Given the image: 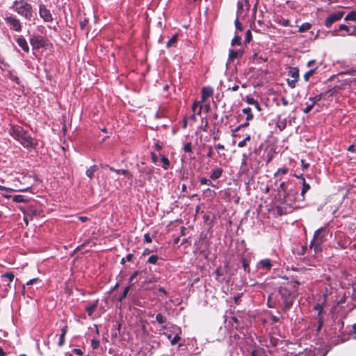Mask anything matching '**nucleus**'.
Returning a JSON list of instances; mask_svg holds the SVG:
<instances>
[{
    "label": "nucleus",
    "mask_w": 356,
    "mask_h": 356,
    "mask_svg": "<svg viewBox=\"0 0 356 356\" xmlns=\"http://www.w3.org/2000/svg\"><path fill=\"white\" fill-rule=\"evenodd\" d=\"M274 293L283 312H286L291 308L297 296L296 285L291 283L280 286Z\"/></svg>",
    "instance_id": "f257e3e1"
},
{
    "label": "nucleus",
    "mask_w": 356,
    "mask_h": 356,
    "mask_svg": "<svg viewBox=\"0 0 356 356\" xmlns=\"http://www.w3.org/2000/svg\"><path fill=\"white\" fill-rule=\"evenodd\" d=\"M10 8L26 20L33 16V6L26 0H15Z\"/></svg>",
    "instance_id": "f03ea898"
},
{
    "label": "nucleus",
    "mask_w": 356,
    "mask_h": 356,
    "mask_svg": "<svg viewBox=\"0 0 356 356\" xmlns=\"http://www.w3.org/2000/svg\"><path fill=\"white\" fill-rule=\"evenodd\" d=\"M24 147L29 149H35L38 145V140L31 135H13Z\"/></svg>",
    "instance_id": "7ed1b4c3"
},
{
    "label": "nucleus",
    "mask_w": 356,
    "mask_h": 356,
    "mask_svg": "<svg viewBox=\"0 0 356 356\" xmlns=\"http://www.w3.org/2000/svg\"><path fill=\"white\" fill-rule=\"evenodd\" d=\"M201 141V138L197 135H188L184 141L183 149L186 153L191 154L193 149H195Z\"/></svg>",
    "instance_id": "20e7f679"
},
{
    "label": "nucleus",
    "mask_w": 356,
    "mask_h": 356,
    "mask_svg": "<svg viewBox=\"0 0 356 356\" xmlns=\"http://www.w3.org/2000/svg\"><path fill=\"white\" fill-rule=\"evenodd\" d=\"M4 21L6 24L9 26L10 30L16 32H21L22 30V24L20 19L15 15L12 14L6 15L4 17Z\"/></svg>",
    "instance_id": "39448f33"
},
{
    "label": "nucleus",
    "mask_w": 356,
    "mask_h": 356,
    "mask_svg": "<svg viewBox=\"0 0 356 356\" xmlns=\"http://www.w3.org/2000/svg\"><path fill=\"white\" fill-rule=\"evenodd\" d=\"M18 181L20 182V186H15V188L14 189L15 191H27L33 186L31 176L22 175L18 177Z\"/></svg>",
    "instance_id": "423d86ee"
},
{
    "label": "nucleus",
    "mask_w": 356,
    "mask_h": 356,
    "mask_svg": "<svg viewBox=\"0 0 356 356\" xmlns=\"http://www.w3.org/2000/svg\"><path fill=\"white\" fill-rule=\"evenodd\" d=\"M193 113L183 120V127H186L188 123L192 125L193 122L195 120L196 114L200 115L202 111V105L199 102H194L192 106Z\"/></svg>",
    "instance_id": "0eeeda50"
},
{
    "label": "nucleus",
    "mask_w": 356,
    "mask_h": 356,
    "mask_svg": "<svg viewBox=\"0 0 356 356\" xmlns=\"http://www.w3.org/2000/svg\"><path fill=\"white\" fill-rule=\"evenodd\" d=\"M30 44L33 49H39L46 45V41L42 35H33L30 38Z\"/></svg>",
    "instance_id": "6e6552de"
},
{
    "label": "nucleus",
    "mask_w": 356,
    "mask_h": 356,
    "mask_svg": "<svg viewBox=\"0 0 356 356\" xmlns=\"http://www.w3.org/2000/svg\"><path fill=\"white\" fill-rule=\"evenodd\" d=\"M343 11H338L330 14L325 20V26L330 28L333 23L340 20L343 17Z\"/></svg>",
    "instance_id": "1a4fd4ad"
},
{
    "label": "nucleus",
    "mask_w": 356,
    "mask_h": 356,
    "mask_svg": "<svg viewBox=\"0 0 356 356\" xmlns=\"http://www.w3.org/2000/svg\"><path fill=\"white\" fill-rule=\"evenodd\" d=\"M39 15L45 22H51L54 20L50 10L43 4L39 6Z\"/></svg>",
    "instance_id": "9d476101"
},
{
    "label": "nucleus",
    "mask_w": 356,
    "mask_h": 356,
    "mask_svg": "<svg viewBox=\"0 0 356 356\" xmlns=\"http://www.w3.org/2000/svg\"><path fill=\"white\" fill-rule=\"evenodd\" d=\"M325 227H321L318 229L314 234L313 238L312 241L318 243V244H322L325 241Z\"/></svg>",
    "instance_id": "9b49d317"
},
{
    "label": "nucleus",
    "mask_w": 356,
    "mask_h": 356,
    "mask_svg": "<svg viewBox=\"0 0 356 356\" xmlns=\"http://www.w3.org/2000/svg\"><path fill=\"white\" fill-rule=\"evenodd\" d=\"M346 31L348 35H354V33L350 31V28L347 25L343 24H340L339 26L338 29H335V30L332 31L331 33H332V35L333 36H342V37L345 36L344 34L338 33V31Z\"/></svg>",
    "instance_id": "f8f14e48"
},
{
    "label": "nucleus",
    "mask_w": 356,
    "mask_h": 356,
    "mask_svg": "<svg viewBox=\"0 0 356 356\" xmlns=\"http://www.w3.org/2000/svg\"><path fill=\"white\" fill-rule=\"evenodd\" d=\"M15 41L18 46L20 47L24 52L28 53L29 51V47L28 43L22 35H18L15 38Z\"/></svg>",
    "instance_id": "ddd939ff"
},
{
    "label": "nucleus",
    "mask_w": 356,
    "mask_h": 356,
    "mask_svg": "<svg viewBox=\"0 0 356 356\" xmlns=\"http://www.w3.org/2000/svg\"><path fill=\"white\" fill-rule=\"evenodd\" d=\"M243 54V51L241 49L234 50L230 49L229 51V58L227 62L231 63L233 62L235 58L242 57Z\"/></svg>",
    "instance_id": "4468645a"
},
{
    "label": "nucleus",
    "mask_w": 356,
    "mask_h": 356,
    "mask_svg": "<svg viewBox=\"0 0 356 356\" xmlns=\"http://www.w3.org/2000/svg\"><path fill=\"white\" fill-rule=\"evenodd\" d=\"M267 306L269 308H275L277 306H280L277 300H276V296L274 292L268 296L267 300Z\"/></svg>",
    "instance_id": "2eb2a0df"
},
{
    "label": "nucleus",
    "mask_w": 356,
    "mask_h": 356,
    "mask_svg": "<svg viewBox=\"0 0 356 356\" xmlns=\"http://www.w3.org/2000/svg\"><path fill=\"white\" fill-rule=\"evenodd\" d=\"M67 330H68V326L67 325H64L61 328V333H60V334L59 336V341L58 342V346L59 347H62L65 344V336H66V334L67 332Z\"/></svg>",
    "instance_id": "dca6fc26"
},
{
    "label": "nucleus",
    "mask_w": 356,
    "mask_h": 356,
    "mask_svg": "<svg viewBox=\"0 0 356 356\" xmlns=\"http://www.w3.org/2000/svg\"><path fill=\"white\" fill-rule=\"evenodd\" d=\"M259 265L260 268L266 270H270L273 266L272 261L270 259H261L259 262Z\"/></svg>",
    "instance_id": "f3484780"
},
{
    "label": "nucleus",
    "mask_w": 356,
    "mask_h": 356,
    "mask_svg": "<svg viewBox=\"0 0 356 356\" xmlns=\"http://www.w3.org/2000/svg\"><path fill=\"white\" fill-rule=\"evenodd\" d=\"M213 90L211 87H204L202 89V101L206 100L207 98L212 96Z\"/></svg>",
    "instance_id": "a211bd4d"
},
{
    "label": "nucleus",
    "mask_w": 356,
    "mask_h": 356,
    "mask_svg": "<svg viewBox=\"0 0 356 356\" xmlns=\"http://www.w3.org/2000/svg\"><path fill=\"white\" fill-rule=\"evenodd\" d=\"M222 172V168H216L212 170L210 178L213 180H216L221 177Z\"/></svg>",
    "instance_id": "6ab92c4d"
},
{
    "label": "nucleus",
    "mask_w": 356,
    "mask_h": 356,
    "mask_svg": "<svg viewBox=\"0 0 356 356\" xmlns=\"http://www.w3.org/2000/svg\"><path fill=\"white\" fill-rule=\"evenodd\" d=\"M98 306V300H95L92 304L86 307V311L89 316H91Z\"/></svg>",
    "instance_id": "aec40b11"
},
{
    "label": "nucleus",
    "mask_w": 356,
    "mask_h": 356,
    "mask_svg": "<svg viewBox=\"0 0 356 356\" xmlns=\"http://www.w3.org/2000/svg\"><path fill=\"white\" fill-rule=\"evenodd\" d=\"M321 245L322 244H318V243L311 241L310 244H309V248L314 249V252L316 254H318V253L321 252V251H322Z\"/></svg>",
    "instance_id": "412c9836"
},
{
    "label": "nucleus",
    "mask_w": 356,
    "mask_h": 356,
    "mask_svg": "<svg viewBox=\"0 0 356 356\" xmlns=\"http://www.w3.org/2000/svg\"><path fill=\"white\" fill-rule=\"evenodd\" d=\"M120 327H121L120 323H116L115 325H113V327L111 330L112 338H116L120 334Z\"/></svg>",
    "instance_id": "4be33fe9"
},
{
    "label": "nucleus",
    "mask_w": 356,
    "mask_h": 356,
    "mask_svg": "<svg viewBox=\"0 0 356 356\" xmlns=\"http://www.w3.org/2000/svg\"><path fill=\"white\" fill-rule=\"evenodd\" d=\"M247 102L252 105V106H254V107L258 111H261V106L259 104V102L255 100L254 98L252 97H247Z\"/></svg>",
    "instance_id": "5701e85b"
},
{
    "label": "nucleus",
    "mask_w": 356,
    "mask_h": 356,
    "mask_svg": "<svg viewBox=\"0 0 356 356\" xmlns=\"http://www.w3.org/2000/svg\"><path fill=\"white\" fill-rule=\"evenodd\" d=\"M134 284H131L129 285H128L127 286H126L122 292V293L118 297V300L120 302H122L124 299L126 298V297L127 296V294L131 289V287L134 285Z\"/></svg>",
    "instance_id": "b1692460"
},
{
    "label": "nucleus",
    "mask_w": 356,
    "mask_h": 356,
    "mask_svg": "<svg viewBox=\"0 0 356 356\" xmlns=\"http://www.w3.org/2000/svg\"><path fill=\"white\" fill-rule=\"evenodd\" d=\"M97 170H98V166L96 165H93L90 166V168H88L86 170V174L89 178L92 179L94 176L95 172H96Z\"/></svg>",
    "instance_id": "393cba45"
},
{
    "label": "nucleus",
    "mask_w": 356,
    "mask_h": 356,
    "mask_svg": "<svg viewBox=\"0 0 356 356\" xmlns=\"http://www.w3.org/2000/svg\"><path fill=\"white\" fill-rule=\"evenodd\" d=\"M290 76L293 79L298 80L299 78V70L298 67H292L289 72Z\"/></svg>",
    "instance_id": "a878e982"
},
{
    "label": "nucleus",
    "mask_w": 356,
    "mask_h": 356,
    "mask_svg": "<svg viewBox=\"0 0 356 356\" xmlns=\"http://www.w3.org/2000/svg\"><path fill=\"white\" fill-rule=\"evenodd\" d=\"M310 189V185L306 182L305 180H303L302 182V188L301 191V195L302 196V200L305 199V194Z\"/></svg>",
    "instance_id": "bb28decb"
},
{
    "label": "nucleus",
    "mask_w": 356,
    "mask_h": 356,
    "mask_svg": "<svg viewBox=\"0 0 356 356\" xmlns=\"http://www.w3.org/2000/svg\"><path fill=\"white\" fill-rule=\"evenodd\" d=\"M138 170L140 172L145 174L147 176H149L150 177L151 175L153 172L152 168H140L138 165Z\"/></svg>",
    "instance_id": "cd10ccee"
},
{
    "label": "nucleus",
    "mask_w": 356,
    "mask_h": 356,
    "mask_svg": "<svg viewBox=\"0 0 356 356\" xmlns=\"http://www.w3.org/2000/svg\"><path fill=\"white\" fill-rule=\"evenodd\" d=\"M312 27V24L309 22H305L301 24V26L298 29V31L300 33H303L309 30Z\"/></svg>",
    "instance_id": "c85d7f7f"
},
{
    "label": "nucleus",
    "mask_w": 356,
    "mask_h": 356,
    "mask_svg": "<svg viewBox=\"0 0 356 356\" xmlns=\"http://www.w3.org/2000/svg\"><path fill=\"white\" fill-rule=\"evenodd\" d=\"M200 182L202 185H208L216 188H218L215 184L212 183L210 179H208L206 177H202L200 180Z\"/></svg>",
    "instance_id": "c756f323"
},
{
    "label": "nucleus",
    "mask_w": 356,
    "mask_h": 356,
    "mask_svg": "<svg viewBox=\"0 0 356 356\" xmlns=\"http://www.w3.org/2000/svg\"><path fill=\"white\" fill-rule=\"evenodd\" d=\"M13 201L15 202H26L28 201L27 199L22 195H16L13 197Z\"/></svg>",
    "instance_id": "7c9ffc66"
},
{
    "label": "nucleus",
    "mask_w": 356,
    "mask_h": 356,
    "mask_svg": "<svg viewBox=\"0 0 356 356\" xmlns=\"http://www.w3.org/2000/svg\"><path fill=\"white\" fill-rule=\"evenodd\" d=\"M115 172L118 174H122L124 176H127L128 179H132L133 175L128 170L124 169H120L115 170Z\"/></svg>",
    "instance_id": "2f4dec72"
},
{
    "label": "nucleus",
    "mask_w": 356,
    "mask_h": 356,
    "mask_svg": "<svg viewBox=\"0 0 356 356\" xmlns=\"http://www.w3.org/2000/svg\"><path fill=\"white\" fill-rule=\"evenodd\" d=\"M345 21H356V11L350 12L344 18Z\"/></svg>",
    "instance_id": "473e14b6"
},
{
    "label": "nucleus",
    "mask_w": 356,
    "mask_h": 356,
    "mask_svg": "<svg viewBox=\"0 0 356 356\" xmlns=\"http://www.w3.org/2000/svg\"><path fill=\"white\" fill-rule=\"evenodd\" d=\"M248 160L245 154H243V159L241 162V169L243 170V172H246L248 171Z\"/></svg>",
    "instance_id": "72a5a7b5"
},
{
    "label": "nucleus",
    "mask_w": 356,
    "mask_h": 356,
    "mask_svg": "<svg viewBox=\"0 0 356 356\" xmlns=\"http://www.w3.org/2000/svg\"><path fill=\"white\" fill-rule=\"evenodd\" d=\"M156 321L159 323V324H164L166 323L167 321V318L165 316H163V314H157L156 316Z\"/></svg>",
    "instance_id": "f704fd0d"
},
{
    "label": "nucleus",
    "mask_w": 356,
    "mask_h": 356,
    "mask_svg": "<svg viewBox=\"0 0 356 356\" xmlns=\"http://www.w3.org/2000/svg\"><path fill=\"white\" fill-rule=\"evenodd\" d=\"M243 113L246 114V120H250L253 118V115L252 114L251 108L248 107L243 109Z\"/></svg>",
    "instance_id": "c9c22d12"
},
{
    "label": "nucleus",
    "mask_w": 356,
    "mask_h": 356,
    "mask_svg": "<svg viewBox=\"0 0 356 356\" xmlns=\"http://www.w3.org/2000/svg\"><path fill=\"white\" fill-rule=\"evenodd\" d=\"M161 161L163 163V168L164 169H168L170 166L169 159L164 155L161 156Z\"/></svg>",
    "instance_id": "e433bc0d"
},
{
    "label": "nucleus",
    "mask_w": 356,
    "mask_h": 356,
    "mask_svg": "<svg viewBox=\"0 0 356 356\" xmlns=\"http://www.w3.org/2000/svg\"><path fill=\"white\" fill-rule=\"evenodd\" d=\"M178 35H174L172 38L168 40L166 44L167 48H170L172 44H174L177 41Z\"/></svg>",
    "instance_id": "4c0bfd02"
},
{
    "label": "nucleus",
    "mask_w": 356,
    "mask_h": 356,
    "mask_svg": "<svg viewBox=\"0 0 356 356\" xmlns=\"http://www.w3.org/2000/svg\"><path fill=\"white\" fill-rule=\"evenodd\" d=\"M159 260V257L156 254L151 255L147 262L150 264H156Z\"/></svg>",
    "instance_id": "58836bf2"
},
{
    "label": "nucleus",
    "mask_w": 356,
    "mask_h": 356,
    "mask_svg": "<svg viewBox=\"0 0 356 356\" xmlns=\"http://www.w3.org/2000/svg\"><path fill=\"white\" fill-rule=\"evenodd\" d=\"M289 172V168H279L274 174V176L275 177H277L280 174H282V175H286Z\"/></svg>",
    "instance_id": "ea45409f"
},
{
    "label": "nucleus",
    "mask_w": 356,
    "mask_h": 356,
    "mask_svg": "<svg viewBox=\"0 0 356 356\" xmlns=\"http://www.w3.org/2000/svg\"><path fill=\"white\" fill-rule=\"evenodd\" d=\"M242 266L245 271L250 272L249 261L247 259L243 258L241 260Z\"/></svg>",
    "instance_id": "a19ab883"
},
{
    "label": "nucleus",
    "mask_w": 356,
    "mask_h": 356,
    "mask_svg": "<svg viewBox=\"0 0 356 356\" xmlns=\"http://www.w3.org/2000/svg\"><path fill=\"white\" fill-rule=\"evenodd\" d=\"M171 334L168 336V338L170 339V342L172 345H175L178 343V341L181 339L180 337L178 334H176L173 338H171Z\"/></svg>",
    "instance_id": "79ce46f5"
},
{
    "label": "nucleus",
    "mask_w": 356,
    "mask_h": 356,
    "mask_svg": "<svg viewBox=\"0 0 356 356\" xmlns=\"http://www.w3.org/2000/svg\"><path fill=\"white\" fill-rule=\"evenodd\" d=\"M247 353H244V356H259V351L256 348H252L251 350H248Z\"/></svg>",
    "instance_id": "37998d69"
},
{
    "label": "nucleus",
    "mask_w": 356,
    "mask_h": 356,
    "mask_svg": "<svg viewBox=\"0 0 356 356\" xmlns=\"http://www.w3.org/2000/svg\"><path fill=\"white\" fill-rule=\"evenodd\" d=\"M316 69L310 70L304 74V79L307 81L314 74Z\"/></svg>",
    "instance_id": "c03bdc74"
},
{
    "label": "nucleus",
    "mask_w": 356,
    "mask_h": 356,
    "mask_svg": "<svg viewBox=\"0 0 356 356\" xmlns=\"http://www.w3.org/2000/svg\"><path fill=\"white\" fill-rule=\"evenodd\" d=\"M314 309L318 313L325 312L323 311V304L321 303L316 304L314 307Z\"/></svg>",
    "instance_id": "a18cd8bd"
},
{
    "label": "nucleus",
    "mask_w": 356,
    "mask_h": 356,
    "mask_svg": "<svg viewBox=\"0 0 356 356\" xmlns=\"http://www.w3.org/2000/svg\"><path fill=\"white\" fill-rule=\"evenodd\" d=\"M277 22L283 26H289L290 24V21L288 19H281L279 21H277Z\"/></svg>",
    "instance_id": "49530a36"
},
{
    "label": "nucleus",
    "mask_w": 356,
    "mask_h": 356,
    "mask_svg": "<svg viewBox=\"0 0 356 356\" xmlns=\"http://www.w3.org/2000/svg\"><path fill=\"white\" fill-rule=\"evenodd\" d=\"M322 99V95H316L314 97H310L309 100L312 101V103L314 105L318 102L321 101Z\"/></svg>",
    "instance_id": "de8ad7c7"
},
{
    "label": "nucleus",
    "mask_w": 356,
    "mask_h": 356,
    "mask_svg": "<svg viewBox=\"0 0 356 356\" xmlns=\"http://www.w3.org/2000/svg\"><path fill=\"white\" fill-rule=\"evenodd\" d=\"M91 346L92 349H97L99 346V341L95 339L91 340Z\"/></svg>",
    "instance_id": "09e8293b"
},
{
    "label": "nucleus",
    "mask_w": 356,
    "mask_h": 356,
    "mask_svg": "<svg viewBox=\"0 0 356 356\" xmlns=\"http://www.w3.org/2000/svg\"><path fill=\"white\" fill-rule=\"evenodd\" d=\"M298 80L297 79H287V83H288V86L291 88H294L296 87V84L297 83Z\"/></svg>",
    "instance_id": "8fccbe9b"
},
{
    "label": "nucleus",
    "mask_w": 356,
    "mask_h": 356,
    "mask_svg": "<svg viewBox=\"0 0 356 356\" xmlns=\"http://www.w3.org/2000/svg\"><path fill=\"white\" fill-rule=\"evenodd\" d=\"M324 316L325 312L318 313L317 316L315 317L316 321L323 322L324 323Z\"/></svg>",
    "instance_id": "3c124183"
},
{
    "label": "nucleus",
    "mask_w": 356,
    "mask_h": 356,
    "mask_svg": "<svg viewBox=\"0 0 356 356\" xmlns=\"http://www.w3.org/2000/svg\"><path fill=\"white\" fill-rule=\"evenodd\" d=\"M3 277L8 278L10 282L14 279V274L13 273H6L2 275Z\"/></svg>",
    "instance_id": "603ef678"
},
{
    "label": "nucleus",
    "mask_w": 356,
    "mask_h": 356,
    "mask_svg": "<svg viewBox=\"0 0 356 356\" xmlns=\"http://www.w3.org/2000/svg\"><path fill=\"white\" fill-rule=\"evenodd\" d=\"M139 274V272L138 270L135 271L131 275V277H129V284H134L133 283V281L137 277V275Z\"/></svg>",
    "instance_id": "864d4df0"
},
{
    "label": "nucleus",
    "mask_w": 356,
    "mask_h": 356,
    "mask_svg": "<svg viewBox=\"0 0 356 356\" xmlns=\"http://www.w3.org/2000/svg\"><path fill=\"white\" fill-rule=\"evenodd\" d=\"M144 241H145V242H146L147 243H150L152 242V238L150 236V234L149 233L145 234V235H144Z\"/></svg>",
    "instance_id": "5fc2aeb1"
},
{
    "label": "nucleus",
    "mask_w": 356,
    "mask_h": 356,
    "mask_svg": "<svg viewBox=\"0 0 356 356\" xmlns=\"http://www.w3.org/2000/svg\"><path fill=\"white\" fill-rule=\"evenodd\" d=\"M301 165L303 170H307L309 168L310 164L309 163H307L304 159H302Z\"/></svg>",
    "instance_id": "6e6d98bb"
},
{
    "label": "nucleus",
    "mask_w": 356,
    "mask_h": 356,
    "mask_svg": "<svg viewBox=\"0 0 356 356\" xmlns=\"http://www.w3.org/2000/svg\"><path fill=\"white\" fill-rule=\"evenodd\" d=\"M235 44H241V38L238 36L234 37L232 40V44L234 45Z\"/></svg>",
    "instance_id": "4d7b16f0"
},
{
    "label": "nucleus",
    "mask_w": 356,
    "mask_h": 356,
    "mask_svg": "<svg viewBox=\"0 0 356 356\" xmlns=\"http://www.w3.org/2000/svg\"><path fill=\"white\" fill-rule=\"evenodd\" d=\"M252 38V33L250 30H248L245 33V42H249Z\"/></svg>",
    "instance_id": "13d9d810"
},
{
    "label": "nucleus",
    "mask_w": 356,
    "mask_h": 356,
    "mask_svg": "<svg viewBox=\"0 0 356 356\" xmlns=\"http://www.w3.org/2000/svg\"><path fill=\"white\" fill-rule=\"evenodd\" d=\"M323 322H320V321H316V331L317 332H319L321 331V330L322 329V327L323 325Z\"/></svg>",
    "instance_id": "bf43d9fd"
},
{
    "label": "nucleus",
    "mask_w": 356,
    "mask_h": 356,
    "mask_svg": "<svg viewBox=\"0 0 356 356\" xmlns=\"http://www.w3.org/2000/svg\"><path fill=\"white\" fill-rule=\"evenodd\" d=\"M242 295H243V293H241V294H238L234 297V301L235 304H236V305L239 304V302L241 300V298Z\"/></svg>",
    "instance_id": "052dcab7"
},
{
    "label": "nucleus",
    "mask_w": 356,
    "mask_h": 356,
    "mask_svg": "<svg viewBox=\"0 0 356 356\" xmlns=\"http://www.w3.org/2000/svg\"><path fill=\"white\" fill-rule=\"evenodd\" d=\"M314 106V105L312 103L310 105L307 106V107L304 109V113H309L312 111Z\"/></svg>",
    "instance_id": "680f3d73"
},
{
    "label": "nucleus",
    "mask_w": 356,
    "mask_h": 356,
    "mask_svg": "<svg viewBox=\"0 0 356 356\" xmlns=\"http://www.w3.org/2000/svg\"><path fill=\"white\" fill-rule=\"evenodd\" d=\"M214 273L216 275L217 277H220V276H221L222 275V272H221V268L220 267L217 268Z\"/></svg>",
    "instance_id": "e2e57ef3"
},
{
    "label": "nucleus",
    "mask_w": 356,
    "mask_h": 356,
    "mask_svg": "<svg viewBox=\"0 0 356 356\" xmlns=\"http://www.w3.org/2000/svg\"><path fill=\"white\" fill-rule=\"evenodd\" d=\"M152 252H153L152 250H150L149 248H146V249L144 250V251L143 252V256L148 255V254H149Z\"/></svg>",
    "instance_id": "0e129e2a"
},
{
    "label": "nucleus",
    "mask_w": 356,
    "mask_h": 356,
    "mask_svg": "<svg viewBox=\"0 0 356 356\" xmlns=\"http://www.w3.org/2000/svg\"><path fill=\"white\" fill-rule=\"evenodd\" d=\"M152 159L153 163H156L157 162L158 158L155 153L151 152Z\"/></svg>",
    "instance_id": "69168bd1"
},
{
    "label": "nucleus",
    "mask_w": 356,
    "mask_h": 356,
    "mask_svg": "<svg viewBox=\"0 0 356 356\" xmlns=\"http://www.w3.org/2000/svg\"><path fill=\"white\" fill-rule=\"evenodd\" d=\"M213 154V152L212 147H211V146H210V147H209V151H208V152H207V157L211 158V157H212Z\"/></svg>",
    "instance_id": "338daca9"
},
{
    "label": "nucleus",
    "mask_w": 356,
    "mask_h": 356,
    "mask_svg": "<svg viewBox=\"0 0 356 356\" xmlns=\"http://www.w3.org/2000/svg\"><path fill=\"white\" fill-rule=\"evenodd\" d=\"M73 352L75 354L78 355H83V351L81 349H79V348H74L73 350Z\"/></svg>",
    "instance_id": "774afa93"
}]
</instances>
